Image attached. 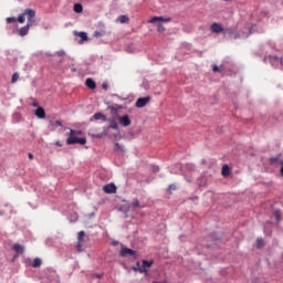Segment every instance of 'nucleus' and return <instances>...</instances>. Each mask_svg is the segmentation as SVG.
I'll return each instance as SVG.
<instances>
[{"instance_id":"obj_1","label":"nucleus","mask_w":283,"mask_h":283,"mask_svg":"<svg viewBox=\"0 0 283 283\" xmlns=\"http://www.w3.org/2000/svg\"><path fill=\"white\" fill-rule=\"evenodd\" d=\"M77 134H81V132L70 129V136L66 139V145H85L87 143V139L85 137H76Z\"/></svg>"},{"instance_id":"obj_2","label":"nucleus","mask_w":283,"mask_h":283,"mask_svg":"<svg viewBox=\"0 0 283 283\" xmlns=\"http://www.w3.org/2000/svg\"><path fill=\"white\" fill-rule=\"evenodd\" d=\"M24 14H27V25L30 28H32V25H36V18H34L36 17V11L33 9H25Z\"/></svg>"},{"instance_id":"obj_3","label":"nucleus","mask_w":283,"mask_h":283,"mask_svg":"<svg viewBox=\"0 0 283 283\" xmlns=\"http://www.w3.org/2000/svg\"><path fill=\"white\" fill-rule=\"evenodd\" d=\"M119 255H120L122 258H127L128 255H129L130 258H135L136 251H134V250H132V249H129V248H123V249L120 250Z\"/></svg>"},{"instance_id":"obj_4","label":"nucleus","mask_w":283,"mask_h":283,"mask_svg":"<svg viewBox=\"0 0 283 283\" xmlns=\"http://www.w3.org/2000/svg\"><path fill=\"white\" fill-rule=\"evenodd\" d=\"M171 18H163V17H153L148 23H169Z\"/></svg>"},{"instance_id":"obj_5","label":"nucleus","mask_w":283,"mask_h":283,"mask_svg":"<svg viewBox=\"0 0 283 283\" xmlns=\"http://www.w3.org/2000/svg\"><path fill=\"white\" fill-rule=\"evenodd\" d=\"M210 30L213 32V34H220L221 32H224V28H222V24L218 22L212 23Z\"/></svg>"},{"instance_id":"obj_6","label":"nucleus","mask_w":283,"mask_h":283,"mask_svg":"<svg viewBox=\"0 0 283 283\" xmlns=\"http://www.w3.org/2000/svg\"><path fill=\"white\" fill-rule=\"evenodd\" d=\"M119 125H122V127H129V125H132V119L129 118V115H124L122 117H119Z\"/></svg>"},{"instance_id":"obj_7","label":"nucleus","mask_w":283,"mask_h":283,"mask_svg":"<svg viewBox=\"0 0 283 283\" xmlns=\"http://www.w3.org/2000/svg\"><path fill=\"white\" fill-rule=\"evenodd\" d=\"M149 101H151V97L146 96V97H139L136 101V107H145V105H147V103H149Z\"/></svg>"},{"instance_id":"obj_8","label":"nucleus","mask_w":283,"mask_h":283,"mask_svg":"<svg viewBox=\"0 0 283 283\" xmlns=\"http://www.w3.org/2000/svg\"><path fill=\"white\" fill-rule=\"evenodd\" d=\"M270 165H274V167H281V165H283L282 155L270 158Z\"/></svg>"},{"instance_id":"obj_9","label":"nucleus","mask_w":283,"mask_h":283,"mask_svg":"<svg viewBox=\"0 0 283 283\" xmlns=\"http://www.w3.org/2000/svg\"><path fill=\"white\" fill-rule=\"evenodd\" d=\"M104 193H116V185L107 184L103 186Z\"/></svg>"},{"instance_id":"obj_10","label":"nucleus","mask_w":283,"mask_h":283,"mask_svg":"<svg viewBox=\"0 0 283 283\" xmlns=\"http://www.w3.org/2000/svg\"><path fill=\"white\" fill-rule=\"evenodd\" d=\"M74 34H75V36H80V41H78V43L80 44H83V43H85V41H87V33L86 32H74Z\"/></svg>"},{"instance_id":"obj_11","label":"nucleus","mask_w":283,"mask_h":283,"mask_svg":"<svg viewBox=\"0 0 283 283\" xmlns=\"http://www.w3.org/2000/svg\"><path fill=\"white\" fill-rule=\"evenodd\" d=\"M83 238H85V231H80L77 234V251H81V244H83Z\"/></svg>"},{"instance_id":"obj_12","label":"nucleus","mask_w":283,"mask_h":283,"mask_svg":"<svg viewBox=\"0 0 283 283\" xmlns=\"http://www.w3.org/2000/svg\"><path fill=\"white\" fill-rule=\"evenodd\" d=\"M35 116L38 118H45V109L41 106H39L36 109H35Z\"/></svg>"},{"instance_id":"obj_13","label":"nucleus","mask_w":283,"mask_h":283,"mask_svg":"<svg viewBox=\"0 0 283 283\" xmlns=\"http://www.w3.org/2000/svg\"><path fill=\"white\" fill-rule=\"evenodd\" d=\"M85 85L86 87H88L90 90H96V82H94V80L92 78H86L85 81Z\"/></svg>"},{"instance_id":"obj_14","label":"nucleus","mask_w":283,"mask_h":283,"mask_svg":"<svg viewBox=\"0 0 283 283\" xmlns=\"http://www.w3.org/2000/svg\"><path fill=\"white\" fill-rule=\"evenodd\" d=\"M28 32H30V25H24L19 30L20 36H27Z\"/></svg>"},{"instance_id":"obj_15","label":"nucleus","mask_w":283,"mask_h":283,"mask_svg":"<svg viewBox=\"0 0 283 283\" xmlns=\"http://www.w3.org/2000/svg\"><path fill=\"white\" fill-rule=\"evenodd\" d=\"M93 118H94L95 120H104V123L108 120V119H107V116H105V115L102 114V113H96V114H94V115H93Z\"/></svg>"},{"instance_id":"obj_16","label":"nucleus","mask_w":283,"mask_h":283,"mask_svg":"<svg viewBox=\"0 0 283 283\" xmlns=\"http://www.w3.org/2000/svg\"><path fill=\"white\" fill-rule=\"evenodd\" d=\"M230 174H231V168H229L228 165H224V166L222 167L221 175H222L224 178H227V176H229Z\"/></svg>"},{"instance_id":"obj_17","label":"nucleus","mask_w":283,"mask_h":283,"mask_svg":"<svg viewBox=\"0 0 283 283\" xmlns=\"http://www.w3.org/2000/svg\"><path fill=\"white\" fill-rule=\"evenodd\" d=\"M13 251H15V253H19L21 255V254H23V251H25V249L21 244H14Z\"/></svg>"},{"instance_id":"obj_18","label":"nucleus","mask_w":283,"mask_h":283,"mask_svg":"<svg viewBox=\"0 0 283 283\" xmlns=\"http://www.w3.org/2000/svg\"><path fill=\"white\" fill-rule=\"evenodd\" d=\"M130 207H132L133 209H136V208H138V207H140V209H145V206H140V201H138V199H134V200L132 201V203H130Z\"/></svg>"},{"instance_id":"obj_19","label":"nucleus","mask_w":283,"mask_h":283,"mask_svg":"<svg viewBox=\"0 0 283 283\" xmlns=\"http://www.w3.org/2000/svg\"><path fill=\"white\" fill-rule=\"evenodd\" d=\"M264 244H265L264 239H262V238L256 239V241H255L256 249H263Z\"/></svg>"},{"instance_id":"obj_20","label":"nucleus","mask_w":283,"mask_h":283,"mask_svg":"<svg viewBox=\"0 0 283 283\" xmlns=\"http://www.w3.org/2000/svg\"><path fill=\"white\" fill-rule=\"evenodd\" d=\"M117 21H118L119 23H129V17H127V15H119V17L117 18Z\"/></svg>"},{"instance_id":"obj_21","label":"nucleus","mask_w":283,"mask_h":283,"mask_svg":"<svg viewBox=\"0 0 283 283\" xmlns=\"http://www.w3.org/2000/svg\"><path fill=\"white\" fill-rule=\"evenodd\" d=\"M41 264H43V262L41 261V259L35 258V259L33 260L32 266H33V269H39V266H41Z\"/></svg>"},{"instance_id":"obj_22","label":"nucleus","mask_w":283,"mask_h":283,"mask_svg":"<svg viewBox=\"0 0 283 283\" xmlns=\"http://www.w3.org/2000/svg\"><path fill=\"white\" fill-rule=\"evenodd\" d=\"M74 12H76L77 14H81V12H83V4L75 3L74 4Z\"/></svg>"},{"instance_id":"obj_23","label":"nucleus","mask_w":283,"mask_h":283,"mask_svg":"<svg viewBox=\"0 0 283 283\" xmlns=\"http://www.w3.org/2000/svg\"><path fill=\"white\" fill-rule=\"evenodd\" d=\"M109 128L111 129H118V123H116V119L109 120Z\"/></svg>"},{"instance_id":"obj_24","label":"nucleus","mask_w":283,"mask_h":283,"mask_svg":"<svg viewBox=\"0 0 283 283\" xmlns=\"http://www.w3.org/2000/svg\"><path fill=\"white\" fill-rule=\"evenodd\" d=\"M142 264L144 268L149 269L150 266H154V261L144 260Z\"/></svg>"},{"instance_id":"obj_25","label":"nucleus","mask_w":283,"mask_h":283,"mask_svg":"<svg viewBox=\"0 0 283 283\" xmlns=\"http://www.w3.org/2000/svg\"><path fill=\"white\" fill-rule=\"evenodd\" d=\"M114 151H125V148L120 144L115 143Z\"/></svg>"},{"instance_id":"obj_26","label":"nucleus","mask_w":283,"mask_h":283,"mask_svg":"<svg viewBox=\"0 0 283 283\" xmlns=\"http://www.w3.org/2000/svg\"><path fill=\"white\" fill-rule=\"evenodd\" d=\"M25 17H27V14H25V11H24L22 14H20L18 17V22L19 23H25Z\"/></svg>"},{"instance_id":"obj_27","label":"nucleus","mask_w":283,"mask_h":283,"mask_svg":"<svg viewBox=\"0 0 283 283\" xmlns=\"http://www.w3.org/2000/svg\"><path fill=\"white\" fill-rule=\"evenodd\" d=\"M133 269H134V271H138V273H147V268H144L143 265L139 266L138 269H136V268H133Z\"/></svg>"},{"instance_id":"obj_28","label":"nucleus","mask_w":283,"mask_h":283,"mask_svg":"<svg viewBox=\"0 0 283 283\" xmlns=\"http://www.w3.org/2000/svg\"><path fill=\"white\" fill-rule=\"evenodd\" d=\"M19 81V73H14L11 78V83H17Z\"/></svg>"},{"instance_id":"obj_29","label":"nucleus","mask_w":283,"mask_h":283,"mask_svg":"<svg viewBox=\"0 0 283 283\" xmlns=\"http://www.w3.org/2000/svg\"><path fill=\"white\" fill-rule=\"evenodd\" d=\"M157 31L158 32H165V25H163L161 23L157 24Z\"/></svg>"},{"instance_id":"obj_30","label":"nucleus","mask_w":283,"mask_h":283,"mask_svg":"<svg viewBox=\"0 0 283 283\" xmlns=\"http://www.w3.org/2000/svg\"><path fill=\"white\" fill-rule=\"evenodd\" d=\"M221 70H222V66L219 67L216 64L212 66V72H222Z\"/></svg>"},{"instance_id":"obj_31","label":"nucleus","mask_w":283,"mask_h":283,"mask_svg":"<svg viewBox=\"0 0 283 283\" xmlns=\"http://www.w3.org/2000/svg\"><path fill=\"white\" fill-rule=\"evenodd\" d=\"M7 23H17V18H7Z\"/></svg>"},{"instance_id":"obj_32","label":"nucleus","mask_w":283,"mask_h":283,"mask_svg":"<svg viewBox=\"0 0 283 283\" xmlns=\"http://www.w3.org/2000/svg\"><path fill=\"white\" fill-rule=\"evenodd\" d=\"M176 191V185H170V186H168V191Z\"/></svg>"},{"instance_id":"obj_33","label":"nucleus","mask_w":283,"mask_h":283,"mask_svg":"<svg viewBox=\"0 0 283 283\" xmlns=\"http://www.w3.org/2000/svg\"><path fill=\"white\" fill-rule=\"evenodd\" d=\"M55 127H63V123L61 120L55 122Z\"/></svg>"},{"instance_id":"obj_34","label":"nucleus","mask_w":283,"mask_h":283,"mask_svg":"<svg viewBox=\"0 0 283 283\" xmlns=\"http://www.w3.org/2000/svg\"><path fill=\"white\" fill-rule=\"evenodd\" d=\"M28 158H29V160H34V155L32 153H29Z\"/></svg>"},{"instance_id":"obj_35","label":"nucleus","mask_w":283,"mask_h":283,"mask_svg":"<svg viewBox=\"0 0 283 283\" xmlns=\"http://www.w3.org/2000/svg\"><path fill=\"white\" fill-rule=\"evenodd\" d=\"M64 54H65V51H59V52L56 53L57 56H63Z\"/></svg>"},{"instance_id":"obj_36","label":"nucleus","mask_w":283,"mask_h":283,"mask_svg":"<svg viewBox=\"0 0 283 283\" xmlns=\"http://www.w3.org/2000/svg\"><path fill=\"white\" fill-rule=\"evenodd\" d=\"M275 218H276L277 222H280V212L279 211L275 212Z\"/></svg>"},{"instance_id":"obj_37","label":"nucleus","mask_w":283,"mask_h":283,"mask_svg":"<svg viewBox=\"0 0 283 283\" xmlns=\"http://www.w3.org/2000/svg\"><path fill=\"white\" fill-rule=\"evenodd\" d=\"M55 145H56L57 147H63V144H61V142H56Z\"/></svg>"},{"instance_id":"obj_38","label":"nucleus","mask_w":283,"mask_h":283,"mask_svg":"<svg viewBox=\"0 0 283 283\" xmlns=\"http://www.w3.org/2000/svg\"><path fill=\"white\" fill-rule=\"evenodd\" d=\"M94 36H101V34L99 33H94Z\"/></svg>"},{"instance_id":"obj_39","label":"nucleus","mask_w":283,"mask_h":283,"mask_svg":"<svg viewBox=\"0 0 283 283\" xmlns=\"http://www.w3.org/2000/svg\"><path fill=\"white\" fill-rule=\"evenodd\" d=\"M103 88H104V90H107V85L103 84Z\"/></svg>"},{"instance_id":"obj_40","label":"nucleus","mask_w":283,"mask_h":283,"mask_svg":"<svg viewBox=\"0 0 283 283\" xmlns=\"http://www.w3.org/2000/svg\"><path fill=\"white\" fill-rule=\"evenodd\" d=\"M72 72H76V69H72Z\"/></svg>"},{"instance_id":"obj_41","label":"nucleus","mask_w":283,"mask_h":283,"mask_svg":"<svg viewBox=\"0 0 283 283\" xmlns=\"http://www.w3.org/2000/svg\"><path fill=\"white\" fill-rule=\"evenodd\" d=\"M33 107H36V103L33 104Z\"/></svg>"},{"instance_id":"obj_42","label":"nucleus","mask_w":283,"mask_h":283,"mask_svg":"<svg viewBox=\"0 0 283 283\" xmlns=\"http://www.w3.org/2000/svg\"><path fill=\"white\" fill-rule=\"evenodd\" d=\"M137 266H140V263H139V262H137Z\"/></svg>"},{"instance_id":"obj_43","label":"nucleus","mask_w":283,"mask_h":283,"mask_svg":"<svg viewBox=\"0 0 283 283\" xmlns=\"http://www.w3.org/2000/svg\"><path fill=\"white\" fill-rule=\"evenodd\" d=\"M226 1H229V0H226Z\"/></svg>"}]
</instances>
